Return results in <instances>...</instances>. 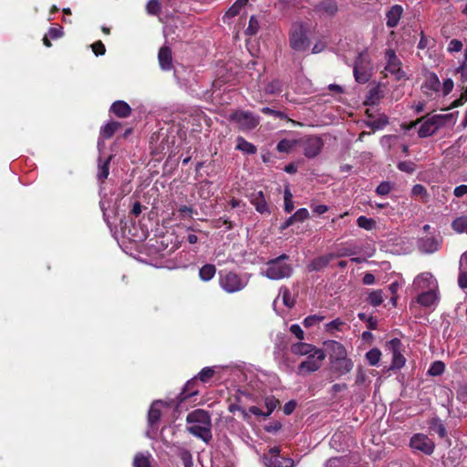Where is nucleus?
<instances>
[{
    "label": "nucleus",
    "mask_w": 467,
    "mask_h": 467,
    "mask_svg": "<svg viewBox=\"0 0 467 467\" xmlns=\"http://www.w3.org/2000/svg\"><path fill=\"white\" fill-rule=\"evenodd\" d=\"M319 8L327 15H334L337 11V5L334 0H324L320 3Z\"/></svg>",
    "instance_id": "nucleus-34"
},
{
    "label": "nucleus",
    "mask_w": 467,
    "mask_h": 467,
    "mask_svg": "<svg viewBox=\"0 0 467 467\" xmlns=\"http://www.w3.org/2000/svg\"><path fill=\"white\" fill-rule=\"evenodd\" d=\"M367 380V375L362 368H358L355 383L356 385H363Z\"/></svg>",
    "instance_id": "nucleus-57"
},
{
    "label": "nucleus",
    "mask_w": 467,
    "mask_h": 467,
    "mask_svg": "<svg viewBox=\"0 0 467 467\" xmlns=\"http://www.w3.org/2000/svg\"><path fill=\"white\" fill-rule=\"evenodd\" d=\"M179 213L182 218H185L192 217L193 211L192 208L186 205H182L179 208Z\"/></svg>",
    "instance_id": "nucleus-60"
},
{
    "label": "nucleus",
    "mask_w": 467,
    "mask_h": 467,
    "mask_svg": "<svg viewBox=\"0 0 467 467\" xmlns=\"http://www.w3.org/2000/svg\"><path fill=\"white\" fill-rule=\"evenodd\" d=\"M410 447L423 452L426 455H431L434 451L435 444L427 435L422 433L414 434L410 441Z\"/></svg>",
    "instance_id": "nucleus-12"
},
{
    "label": "nucleus",
    "mask_w": 467,
    "mask_h": 467,
    "mask_svg": "<svg viewBox=\"0 0 467 467\" xmlns=\"http://www.w3.org/2000/svg\"><path fill=\"white\" fill-rule=\"evenodd\" d=\"M110 160H111L110 156L104 162H102L101 160L99 159V171H98L99 180L104 181L108 178L109 173Z\"/></svg>",
    "instance_id": "nucleus-33"
},
{
    "label": "nucleus",
    "mask_w": 467,
    "mask_h": 467,
    "mask_svg": "<svg viewBox=\"0 0 467 467\" xmlns=\"http://www.w3.org/2000/svg\"><path fill=\"white\" fill-rule=\"evenodd\" d=\"M357 223L358 227L365 230H371L375 227L376 223L372 218H368L366 216H359L357 220Z\"/></svg>",
    "instance_id": "nucleus-38"
},
{
    "label": "nucleus",
    "mask_w": 467,
    "mask_h": 467,
    "mask_svg": "<svg viewBox=\"0 0 467 467\" xmlns=\"http://www.w3.org/2000/svg\"><path fill=\"white\" fill-rule=\"evenodd\" d=\"M230 120L234 122L241 130L248 131L254 129L259 124V117L244 110H238L233 113Z\"/></svg>",
    "instance_id": "nucleus-7"
},
{
    "label": "nucleus",
    "mask_w": 467,
    "mask_h": 467,
    "mask_svg": "<svg viewBox=\"0 0 467 467\" xmlns=\"http://www.w3.org/2000/svg\"><path fill=\"white\" fill-rule=\"evenodd\" d=\"M422 92L430 99H434L441 92V82L435 73H428L426 78L421 85Z\"/></svg>",
    "instance_id": "nucleus-13"
},
{
    "label": "nucleus",
    "mask_w": 467,
    "mask_h": 467,
    "mask_svg": "<svg viewBox=\"0 0 467 467\" xmlns=\"http://www.w3.org/2000/svg\"><path fill=\"white\" fill-rule=\"evenodd\" d=\"M259 30V23L255 16H252L249 20V24L247 28L245 29V34L249 36L255 35Z\"/></svg>",
    "instance_id": "nucleus-40"
},
{
    "label": "nucleus",
    "mask_w": 467,
    "mask_h": 467,
    "mask_svg": "<svg viewBox=\"0 0 467 467\" xmlns=\"http://www.w3.org/2000/svg\"><path fill=\"white\" fill-rule=\"evenodd\" d=\"M324 346L328 354L329 362L348 357L346 348L337 341L328 340L324 343Z\"/></svg>",
    "instance_id": "nucleus-16"
},
{
    "label": "nucleus",
    "mask_w": 467,
    "mask_h": 467,
    "mask_svg": "<svg viewBox=\"0 0 467 467\" xmlns=\"http://www.w3.org/2000/svg\"><path fill=\"white\" fill-rule=\"evenodd\" d=\"M411 194L413 196H420L424 201H427L429 198L426 188L421 184H415L411 189Z\"/></svg>",
    "instance_id": "nucleus-41"
},
{
    "label": "nucleus",
    "mask_w": 467,
    "mask_h": 467,
    "mask_svg": "<svg viewBox=\"0 0 467 467\" xmlns=\"http://www.w3.org/2000/svg\"><path fill=\"white\" fill-rule=\"evenodd\" d=\"M282 90V83L277 80H272L268 83V85L265 88V91L270 94H275L279 93Z\"/></svg>",
    "instance_id": "nucleus-46"
},
{
    "label": "nucleus",
    "mask_w": 467,
    "mask_h": 467,
    "mask_svg": "<svg viewBox=\"0 0 467 467\" xmlns=\"http://www.w3.org/2000/svg\"><path fill=\"white\" fill-rule=\"evenodd\" d=\"M445 370V364L442 361H434L429 370L428 374L431 376H440L441 375Z\"/></svg>",
    "instance_id": "nucleus-37"
},
{
    "label": "nucleus",
    "mask_w": 467,
    "mask_h": 467,
    "mask_svg": "<svg viewBox=\"0 0 467 467\" xmlns=\"http://www.w3.org/2000/svg\"><path fill=\"white\" fill-rule=\"evenodd\" d=\"M381 357V352L379 348H372L366 354V358L370 366H376Z\"/></svg>",
    "instance_id": "nucleus-35"
},
{
    "label": "nucleus",
    "mask_w": 467,
    "mask_h": 467,
    "mask_svg": "<svg viewBox=\"0 0 467 467\" xmlns=\"http://www.w3.org/2000/svg\"><path fill=\"white\" fill-rule=\"evenodd\" d=\"M326 358L324 350H317L312 355L307 356L306 359L300 363L297 368V374L306 375L307 373L318 370Z\"/></svg>",
    "instance_id": "nucleus-8"
},
{
    "label": "nucleus",
    "mask_w": 467,
    "mask_h": 467,
    "mask_svg": "<svg viewBox=\"0 0 467 467\" xmlns=\"http://www.w3.org/2000/svg\"><path fill=\"white\" fill-rule=\"evenodd\" d=\"M448 118V115H434L421 119L422 123L418 130L419 137L426 138L433 135L439 129L445 125Z\"/></svg>",
    "instance_id": "nucleus-4"
},
{
    "label": "nucleus",
    "mask_w": 467,
    "mask_h": 467,
    "mask_svg": "<svg viewBox=\"0 0 467 467\" xmlns=\"http://www.w3.org/2000/svg\"><path fill=\"white\" fill-rule=\"evenodd\" d=\"M393 189V186L389 182H382L376 189V192L378 195L385 196L390 192Z\"/></svg>",
    "instance_id": "nucleus-45"
},
{
    "label": "nucleus",
    "mask_w": 467,
    "mask_h": 467,
    "mask_svg": "<svg viewBox=\"0 0 467 467\" xmlns=\"http://www.w3.org/2000/svg\"><path fill=\"white\" fill-rule=\"evenodd\" d=\"M288 259L286 254L270 260L266 264L265 269L262 272L264 275L271 280H280L287 278L292 275V266L285 262Z\"/></svg>",
    "instance_id": "nucleus-2"
},
{
    "label": "nucleus",
    "mask_w": 467,
    "mask_h": 467,
    "mask_svg": "<svg viewBox=\"0 0 467 467\" xmlns=\"http://www.w3.org/2000/svg\"><path fill=\"white\" fill-rule=\"evenodd\" d=\"M324 319V317L318 315L308 316L304 319V326L306 327H311L319 324Z\"/></svg>",
    "instance_id": "nucleus-44"
},
{
    "label": "nucleus",
    "mask_w": 467,
    "mask_h": 467,
    "mask_svg": "<svg viewBox=\"0 0 467 467\" xmlns=\"http://www.w3.org/2000/svg\"><path fill=\"white\" fill-rule=\"evenodd\" d=\"M150 454L149 452H138L133 459V467H150Z\"/></svg>",
    "instance_id": "nucleus-30"
},
{
    "label": "nucleus",
    "mask_w": 467,
    "mask_h": 467,
    "mask_svg": "<svg viewBox=\"0 0 467 467\" xmlns=\"http://www.w3.org/2000/svg\"><path fill=\"white\" fill-rule=\"evenodd\" d=\"M278 400L274 397H267L265 400V405L266 407L265 416H269L278 405Z\"/></svg>",
    "instance_id": "nucleus-43"
},
{
    "label": "nucleus",
    "mask_w": 467,
    "mask_h": 467,
    "mask_svg": "<svg viewBox=\"0 0 467 467\" xmlns=\"http://www.w3.org/2000/svg\"><path fill=\"white\" fill-rule=\"evenodd\" d=\"M368 302L374 306H379L383 302L382 291L375 290L370 292L368 295Z\"/></svg>",
    "instance_id": "nucleus-39"
},
{
    "label": "nucleus",
    "mask_w": 467,
    "mask_h": 467,
    "mask_svg": "<svg viewBox=\"0 0 467 467\" xmlns=\"http://www.w3.org/2000/svg\"><path fill=\"white\" fill-rule=\"evenodd\" d=\"M249 282V275H239L234 272L220 273L219 285L227 293H236L243 290Z\"/></svg>",
    "instance_id": "nucleus-3"
},
{
    "label": "nucleus",
    "mask_w": 467,
    "mask_h": 467,
    "mask_svg": "<svg viewBox=\"0 0 467 467\" xmlns=\"http://www.w3.org/2000/svg\"><path fill=\"white\" fill-rule=\"evenodd\" d=\"M336 255L334 254H327L314 259L309 265L308 268L310 271H319L326 267Z\"/></svg>",
    "instance_id": "nucleus-25"
},
{
    "label": "nucleus",
    "mask_w": 467,
    "mask_h": 467,
    "mask_svg": "<svg viewBox=\"0 0 467 467\" xmlns=\"http://www.w3.org/2000/svg\"><path fill=\"white\" fill-rule=\"evenodd\" d=\"M317 350H321L320 348H316L315 346L304 343V342H298L296 344H293L291 346V352L297 356H310Z\"/></svg>",
    "instance_id": "nucleus-22"
},
{
    "label": "nucleus",
    "mask_w": 467,
    "mask_h": 467,
    "mask_svg": "<svg viewBox=\"0 0 467 467\" xmlns=\"http://www.w3.org/2000/svg\"><path fill=\"white\" fill-rule=\"evenodd\" d=\"M413 288L416 291H423L429 289H437L438 284L434 276L429 273L424 272L416 276L413 281Z\"/></svg>",
    "instance_id": "nucleus-15"
},
{
    "label": "nucleus",
    "mask_w": 467,
    "mask_h": 467,
    "mask_svg": "<svg viewBox=\"0 0 467 467\" xmlns=\"http://www.w3.org/2000/svg\"><path fill=\"white\" fill-rule=\"evenodd\" d=\"M187 431L208 443L212 439L211 418L203 410H195L187 416Z\"/></svg>",
    "instance_id": "nucleus-1"
},
{
    "label": "nucleus",
    "mask_w": 467,
    "mask_h": 467,
    "mask_svg": "<svg viewBox=\"0 0 467 467\" xmlns=\"http://www.w3.org/2000/svg\"><path fill=\"white\" fill-rule=\"evenodd\" d=\"M344 323L340 319H335L327 325V330L340 329Z\"/></svg>",
    "instance_id": "nucleus-63"
},
{
    "label": "nucleus",
    "mask_w": 467,
    "mask_h": 467,
    "mask_svg": "<svg viewBox=\"0 0 467 467\" xmlns=\"http://www.w3.org/2000/svg\"><path fill=\"white\" fill-rule=\"evenodd\" d=\"M386 67L385 70L391 74L396 79L400 80L405 78V72L402 70L401 61L397 57L393 49H387L385 52Z\"/></svg>",
    "instance_id": "nucleus-11"
},
{
    "label": "nucleus",
    "mask_w": 467,
    "mask_h": 467,
    "mask_svg": "<svg viewBox=\"0 0 467 467\" xmlns=\"http://www.w3.org/2000/svg\"><path fill=\"white\" fill-rule=\"evenodd\" d=\"M437 289H429L422 291L417 298V302L426 307L435 306L438 302Z\"/></svg>",
    "instance_id": "nucleus-21"
},
{
    "label": "nucleus",
    "mask_w": 467,
    "mask_h": 467,
    "mask_svg": "<svg viewBox=\"0 0 467 467\" xmlns=\"http://www.w3.org/2000/svg\"><path fill=\"white\" fill-rule=\"evenodd\" d=\"M452 229L458 233H463L467 228V216L456 218L451 223Z\"/></svg>",
    "instance_id": "nucleus-36"
},
{
    "label": "nucleus",
    "mask_w": 467,
    "mask_h": 467,
    "mask_svg": "<svg viewBox=\"0 0 467 467\" xmlns=\"http://www.w3.org/2000/svg\"><path fill=\"white\" fill-rule=\"evenodd\" d=\"M290 332L296 336V337L299 340H303L305 337V333L301 327L297 324H294L290 327Z\"/></svg>",
    "instance_id": "nucleus-54"
},
{
    "label": "nucleus",
    "mask_w": 467,
    "mask_h": 467,
    "mask_svg": "<svg viewBox=\"0 0 467 467\" xmlns=\"http://www.w3.org/2000/svg\"><path fill=\"white\" fill-rule=\"evenodd\" d=\"M299 146L303 149L306 157L314 158L320 153L323 140L317 136H305L299 139Z\"/></svg>",
    "instance_id": "nucleus-10"
},
{
    "label": "nucleus",
    "mask_w": 467,
    "mask_h": 467,
    "mask_svg": "<svg viewBox=\"0 0 467 467\" xmlns=\"http://www.w3.org/2000/svg\"><path fill=\"white\" fill-rule=\"evenodd\" d=\"M371 69L368 52L359 53L356 58L353 69L356 80L359 83H366L369 79Z\"/></svg>",
    "instance_id": "nucleus-5"
},
{
    "label": "nucleus",
    "mask_w": 467,
    "mask_h": 467,
    "mask_svg": "<svg viewBox=\"0 0 467 467\" xmlns=\"http://www.w3.org/2000/svg\"><path fill=\"white\" fill-rule=\"evenodd\" d=\"M160 67L162 70H170L172 66L171 51L168 47H162L158 54Z\"/></svg>",
    "instance_id": "nucleus-23"
},
{
    "label": "nucleus",
    "mask_w": 467,
    "mask_h": 467,
    "mask_svg": "<svg viewBox=\"0 0 467 467\" xmlns=\"http://www.w3.org/2000/svg\"><path fill=\"white\" fill-rule=\"evenodd\" d=\"M403 8L400 5H395L386 14V25L388 27H396L401 18Z\"/></svg>",
    "instance_id": "nucleus-20"
},
{
    "label": "nucleus",
    "mask_w": 467,
    "mask_h": 467,
    "mask_svg": "<svg viewBox=\"0 0 467 467\" xmlns=\"http://www.w3.org/2000/svg\"><path fill=\"white\" fill-rule=\"evenodd\" d=\"M161 405L162 402L160 400H157L151 404L148 414V421L150 426L156 424L160 420Z\"/></svg>",
    "instance_id": "nucleus-27"
},
{
    "label": "nucleus",
    "mask_w": 467,
    "mask_h": 467,
    "mask_svg": "<svg viewBox=\"0 0 467 467\" xmlns=\"http://www.w3.org/2000/svg\"><path fill=\"white\" fill-rule=\"evenodd\" d=\"M236 150L244 152V154H254L256 152V147L251 142L244 140L243 137H237L236 139Z\"/></svg>",
    "instance_id": "nucleus-28"
},
{
    "label": "nucleus",
    "mask_w": 467,
    "mask_h": 467,
    "mask_svg": "<svg viewBox=\"0 0 467 467\" xmlns=\"http://www.w3.org/2000/svg\"><path fill=\"white\" fill-rule=\"evenodd\" d=\"M110 110L119 118H127L131 112L130 105L123 100L115 101L111 105Z\"/></svg>",
    "instance_id": "nucleus-24"
},
{
    "label": "nucleus",
    "mask_w": 467,
    "mask_h": 467,
    "mask_svg": "<svg viewBox=\"0 0 467 467\" xmlns=\"http://www.w3.org/2000/svg\"><path fill=\"white\" fill-rule=\"evenodd\" d=\"M119 127L120 124L117 121L108 122L101 128L100 136L104 139H109Z\"/></svg>",
    "instance_id": "nucleus-32"
},
{
    "label": "nucleus",
    "mask_w": 467,
    "mask_h": 467,
    "mask_svg": "<svg viewBox=\"0 0 467 467\" xmlns=\"http://www.w3.org/2000/svg\"><path fill=\"white\" fill-rule=\"evenodd\" d=\"M263 463L266 467H293L294 461L287 457L280 455L279 447L271 448L267 453L262 457Z\"/></svg>",
    "instance_id": "nucleus-9"
},
{
    "label": "nucleus",
    "mask_w": 467,
    "mask_h": 467,
    "mask_svg": "<svg viewBox=\"0 0 467 467\" xmlns=\"http://www.w3.org/2000/svg\"><path fill=\"white\" fill-rule=\"evenodd\" d=\"M458 285L461 288H467V272L460 269L459 276H458Z\"/></svg>",
    "instance_id": "nucleus-58"
},
{
    "label": "nucleus",
    "mask_w": 467,
    "mask_h": 467,
    "mask_svg": "<svg viewBox=\"0 0 467 467\" xmlns=\"http://www.w3.org/2000/svg\"><path fill=\"white\" fill-rule=\"evenodd\" d=\"M161 10V5L158 0H150L147 4V11L150 15H157Z\"/></svg>",
    "instance_id": "nucleus-49"
},
{
    "label": "nucleus",
    "mask_w": 467,
    "mask_h": 467,
    "mask_svg": "<svg viewBox=\"0 0 467 467\" xmlns=\"http://www.w3.org/2000/svg\"><path fill=\"white\" fill-rule=\"evenodd\" d=\"M213 368L206 367L199 372L198 378L202 382H208L213 378Z\"/></svg>",
    "instance_id": "nucleus-42"
},
{
    "label": "nucleus",
    "mask_w": 467,
    "mask_h": 467,
    "mask_svg": "<svg viewBox=\"0 0 467 467\" xmlns=\"http://www.w3.org/2000/svg\"><path fill=\"white\" fill-rule=\"evenodd\" d=\"M400 347L401 342L398 338H393L387 343V348L392 352L391 369L401 368L406 363V358L400 353Z\"/></svg>",
    "instance_id": "nucleus-14"
},
{
    "label": "nucleus",
    "mask_w": 467,
    "mask_h": 467,
    "mask_svg": "<svg viewBox=\"0 0 467 467\" xmlns=\"http://www.w3.org/2000/svg\"><path fill=\"white\" fill-rule=\"evenodd\" d=\"M454 83L451 78H447L443 81L442 86H441V92L442 96L448 95L453 88Z\"/></svg>",
    "instance_id": "nucleus-51"
},
{
    "label": "nucleus",
    "mask_w": 467,
    "mask_h": 467,
    "mask_svg": "<svg viewBox=\"0 0 467 467\" xmlns=\"http://www.w3.org/2000/svg\"><path fill=\"white\" fill-rule=\"evenodd\" d=\"M400 286V285L398 282H394L389 285V290L391 293V295L393 296L390 300H391L392 305H394V306L396 305V301H397V297L395 296V295L397 294Z\"/></svg>",
    "instance_id": "nucleus-59"
},
{
    "label": "nucleus",
    "mask_w": 467,
    "mask_h": 467,
    "mask_svg": "<svg viewBox=\"0 0 467 467\" xmlns=\"http://www.w3.org/2000/svg\"><path fill=\"white\" fill-rule=\"evenodd\" d=\"M48 36L51 38H58L62 36V27H51L48 31Z\"/></svg>",
    "instance_id": "nucleus-62"
},
{
    "label": "nucleus",
    "mask_w": 467,
    "mask_h": 467,
    "mask_svg": "<svg viewBox=\"0 0 467 467\" xmlns=\"http://www.w3.org/2000/svg\"><path fill=\"white\" fill-rule=\"evenodd\" d=\"M342 463L339 458H331L326 462V467H340Z\"/></svg>",
    "instance_id": "nucleus-64"
},
{
    "label": "nucleus",
    "mask_w": 467,
    "mask_h": 467,
    "mask_svg": "<svg viewBox=\"0 0 467 467\" xmlns=\"http://www.w3.org/2000/svg\"><path fill=\"white\" fill-rule=\"evenodd\" d=\"M398 168L401 171L412 173L415 171V164L412 161H400Z\"/></svg>",
    "instance_id": "nucleus-50"
},
{
    "label": "nucleus",
    "mask_w": 467,
    "mask_h": 467,
    "mask_svg": "<svg viewBox=\"0 0 467 467\" xmlns=\"http://www.w3.org/2000/svg\"><path fill=\"white\" fill-rule=\"evenodd\" d=\"M441 240L436 237L421 238L418 242L419 249L425 254H432L440 250Z\"/></svg>",
    "instance_id": "nucleus-18"
},
{
    "label": "nucleus",
    "mask_w": 467,
    "mask_h": 467,
    "mask_svg": "<svg viewBox=\"0 0 467 467\" xmlns=\"http://www.w3.org/2000/svg\"><path fill=\"white\" fill-rule=\"evenodd\" d=\"M453 194L460 198V197H462L464 195L467 194V185L465 184H462V185H460V186H457L454 191H453Z\"/></svg>",
    "instance_id": "nucleus-61"
},
{
    "label": "nucleus",
    "mask_w": 467,
    "mask_h": 467,
    "mask_svg": "<svg viewBox=\"0 0 467 467\" xmlns=\"http://www.w3.org/2000/svg\"><path fill=\"white\" fill-rule=\"evenodd\" d=\"M241 9L242 8L239 5H236V4L234 3L225 13L223 19L232 18L237 16L240 13Z\"/></svg>",
    "instance_id": "nucleus-56"
},
{
    "label": "nucleus",
    "mask_w": 467,
    "mask_h": 467,
    "mask_svg": "<svg viewBox=\"0 0 467 467\" xmlns=\"http://www.w3.org/2000/svg\"><path fill=\"white\" fill-rule=\"evenodd\" d=\"M290 47L296 51L307 49L309 43L306 37V28L303 24H294L290 32Z\"/></svg>",
    "instance_id": "nucleus-6"
},
{
    "label": "nucleus",
    "mask_w": 467,
    "mask_h": 467,
    "mask_svg": "<svg viewBox=\"0 0 467 467\" xmlns=\"http://www.w3.org/2000/svg\"><path fill=\"white\" fill-rule=\"evenodd\" d=\"M216 268L213 265L207 264L204 265L199 271L200 278L204 281H210L215 275Z\"/></svg>",
    "instance_id": "nucleus-31"
},
{
    "label": "nucleus",
    "mask_w": 467,
    "mask_h": 467,
    "mask_svg": "<svg viewBox=\"0 0 467 467\" xmlns=\"http://www.w3.org/2000/svg\"><path fill=\"white\" fill-rule=\"evenodd\" d=\"M92 51L96 56H102L106 52L104 44L101 41H97L91 45Z\"/></svg>",
    "instance_id": "nucleus-53"
},
{
    "label": "nucleus",
    "mask_w": 467,
    "mask_h": 467,
    "mask_svg": "<svg viewBox=\"0 0 467 467\" xmlns=\"http://www.w3.org/2000/svg\"><path fill=\"white\" fill-rule=\"evenodd\" d=\"M462 42L458 39H452L450 41L448 45V51L449 52H459L462 49Z\"/></svg>",
    "instance_id": "nucleus-52"
},
{
    "label": "nucleus",
    "mask_w": 467,
    "mask_h": 467,
    "mask_svg": "<svg viewBox=\"0 0 467 467\" xmlns=\"http://www.w3.org/2000/svg\"><path fill=\"white\" fill-rule=\"evenodd\" d=\"M282 298L283 304L287 307H292L295 305V299L292 296L291 293L286 287L282 286L279 290L278 296L274 301V306H275L277 300Z\"/></svg>",
    "instance_id": "nucleus-29"
},
{
    "label": "nucleus",
    "mask_w": 467,
    "mask_h": 467,
    "mask_svg": "<svg viewBox=\"0 0 467 467\" xmlns=\"http://www.w3.org/2000/svg\"><path fill=\"white\" fill-rule=\"evenodd\" d=\"M299 146V139H284L276 146L279 152L289 153Z\"/></svg>",
    "instance_id": "nucleus-26"
},
{
    "label": "nucleus",
    "mask_w": 467,
    "mask_h": 467,
    "mask_svg": "<svg viewBox=\"0 0 467 467\" xmlns=\"http://www.w3.org/2000/svg\"><path fill=\"white\" fill-rule=\"evenodd\" d=\"M456 72L461 74L462 81H467V48L464 51V60L456 68Z\"/></svg>",
    "instance_id": "nucleus-47"
},
{
    "label": "nucleus",
    "mask_w": 467,
    "mask_h": 467,
    "mask_svg": "<svg viewBox=\"0 0 467 467\" xmlns=\"http://www.w3.org/2000/svg\"><path fill=\"white\" fill-rule=\"evenodd\" d=\"M250 202L255 207V210L261 214H269L270 209L262 191L253 192L250 195Z\"/></svg>",
    "instance_id": "nucleus-19"
},
{
    "label": "nucleus",
    "mask_w": 467,
    "mask_h": 467,
    "mask_svg": "<svg viewBox=\"0 0 467 467\" xmlns=\"http://www.w3.org/2000/svg\"><path fill=\"white\" fill-rule=\"evenodd\" d=\"M467 101V88H465L459 99H455L451 105V108H457L460 106H462Z\"/></svg>",
    "instance_id": "nucleus-55"
},
{
    "label": "nucleus",
    "mask_w": 467,
    "mask_h": 467,
    "mask_svg": "<svg viewBox=\"0 0 467 467\" xmlns=\"http://www.w3.org/2000/svg\"><path fill=\"white\" fill-rule=\"evenodd\" d=\"M331 371L337 374L338 377L344 376L349 373L354 368V362L351 358L346 357L343 358H337L330 362Z\"/></svg>",
    "instance_id": "nucleus-17"
},
{
    "label": "nucleus",
    "mask_w": 467,
    "mask_h": 467,
    "mask_svg": "<svg viewBox=\"0 0 467 467\" xmlns=\"http://www.w3.org/2000/svg\"><path fill=\"white\" fill-rule=\"evenodd\" d=\"M309 216V213L307 209L306 208H300L298 209L293 215V219L295 220V223H301L304 222L306 219H307Z\"/></svg>",
    "instance_id": "nucleus-48"
}]
</instances>
